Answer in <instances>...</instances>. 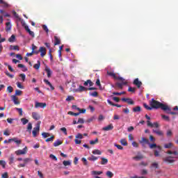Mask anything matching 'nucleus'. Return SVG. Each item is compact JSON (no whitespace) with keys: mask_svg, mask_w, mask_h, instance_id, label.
Returning a JSON list of instances; mask_svg holds the SVG:
<instances>
[{"mask_svg":"<svg viewBox=\"0 0 178 178\" xmlns=\"http://www.w3.org/2000/svg\"><path fill=\"white\" fill-rule=\"evenodd\" d=\"M133 112H134V113L141 112V106H136V107H134V108H133Z\"/></svg>","mask_w":178,"mask_h":178,"instance_id":"obj_30","label":"nucleus"},{"mask_svg":"<svg viewBox=\"0 0 178 178\" xmlns=\"http://www.w3.org/2000/svg\"><path fill=\"white\" fill-rule=\"evenodd\" d=\"M10 49H13L14 51H19L20 49L19 48V46H17V45H15V46L10 45Z\"/></svg>","mask_w":178,"mask_h":178,"instance_id":"obj_34","label":"nucleus"},{"mask_svg":"<svg viewBox=\"0 0 178 178\" xmlns=\"http://www.w3.org/2000/svg\"><path fill=\"white\" fill-rule=\"evenodd\" d=\"M94 120H95V117L92 116L90 118L88 119L87 122L88 123H91V122H92Z\"/></svg>","mask_w":178,"mask_h":178,"instance_id":"obj_59","label":"nucleus"},{"mask_svg":"<svg viewBox=\"0 0 178 178\" xmlns=\"http://www.w3.org/2000/svg\"><path fill=\"white\" fill-rule=\"evenodd\" d=\"M19 77H21L22 81H26V74H19Z\"/></svg>","mask_w":178,"mask_h":178,"instance_id":"obj_56","label":"nucleus"},{"mask_svg":"<svg viewBox=\"0 0 178 178\" xmlns=\"http://www.w3.org/2000/svg\"><path fill=\"white\" fill-rule=\"evenodd\" d=\"M0 166H2L3 169H5L6 168V162L3 160H0Z\"/></svg>","mask_w":178,"mask_h":178,"instance_id":"obj_39","label":"nucleus"},{"mask_svg":"<svg viewBox=\"0 0 178 178\" xmlns=\"http://www.w3.org/2000/svg\"><path fill=\"white\" fill-rule=\"evenodd\" d=\"M114 147H116V148H118V149L123 150V147L120 145H118V144L115 143V144H114Z\"/></svg>","mask_w":178,"mask_h":178,"instance_id":"obj_58","label":"nucleus"},{"mask_svg":"<svg viewBox=\"0 0 178 178\" xmlns=\"http://www.w3.org/2000/svg\"><path fill=\"white\" fill-rule=\"evenodd\" d=\"M172 158H176V157L169 156L163 158V161L166 163H173V162H175V160L172 159Z\"/></svg>","mask_w":178,"mask_h":178,"instance_id":"obj_4","label":"nucleus"},{"mask_svg":"<svg viewBox=\"0 0 178 178\" xmlns=\"http://www.w3.org/2000/svg\"><path fill=\"white\" fill-rule=\"evenodd\" d=\"M120 143L122 145H124V147H127V145H128L127 140H126V139H124V138H122L120 140Z\"/></svg>","mask_w":178,"mask_h":178,"instance_id":"obj_25","label":"nucleus"},{"mask_svg":"<svg viewBox=\"0 0 178 178\" xmlns=\"http://www.w3.org/2000/svg\"><path fill=\"white\" fill-rule=\"evenodd\" d=\"M82 162H83V165H85L86 166H87V165H88V161H87V159L84 157H83L81 159Z\"/></svg>","mask_w":178,"mask_h":178,"instance_id":"obj_54","label":"nucleus"},{"mask_svg":"<svg viewBox=\"0 0 178 178\" xmlns=\"http://www.w3.org/2000/svg\"><path fill=\"white\" fill-rule=\"evenodd\" d=\"M107 74L108 76H110L111 77H113V79H114V80H116V79H118V76H116V74L113 72H107Z\"/></svg>","mask_w":178,"mask_h":178,"instance_id":"obj_18","label":"nucleus"},{"mask_svg":"<svg viewBox=\"0 0 178 178\" xmlns=\"http://www.w3.org/2000/svg\"><path fill=\"white\" fill-rule=\"evenodd\" d=\"M60 131H63L64 133V134H65V136H67V129H66L65 127L61 128Z\"/></svg>","mask_w":178,"mask_h":178,"instance_id":"obj_57","label":"nucleus"},{"mask_svg":"<svg viewBox=\"0 0 178 178\" xmlns=\"http://www.w3.org/2000/svg\"><path fill=\"white\" fill-rule=\"evenodd\" d=\"M38 49V47H37V46H35V44H32V51H33L34 52H38V54H39L40 51L37 50Z\"/></svg>","mask_w":178,"mask_h":178,"instance_id":"obj_46","label":"nucleus"},{"mask_svg":"<svg viewBox=\"0 0 178 178\" xmlns=\"http://www.w3.org/2000/svg\"><path fill=\"white\" fill-rule=\"evenodd\" d=\"M75 138L79 139V140H83V138H84V137L83 136V134H76V136H75Z\"/></svg>","mask_w":178,"mask_h":178,"instance_id":"obj_48","label":"nucleus"},{"mask_svg":"<svg viewBox=\"0 0 178 178\" xmlns=\"http://www.w3.org/2000/svg\"><path fill=\"white\" fill-rule=\"evenodd\" d=\"M41 124V122H38L36 127L33 128V130L32 131V134L33 137H37V133L40 131V126Z\"/></svg>","mask_w":178,"mask_h":178,"instance_id":"obj_2","label":"nucleus"},{"mask_svg":"<svg viewBox=\"0 0 178 178\" xmlns=\"http://www.w3.org/2000/svg\"><path fill=\"white\" fill-rule=\"evenodd\" d=\"M143 106L144 108H145V109H147V111H152V106H148L147 104L144 103L143 104Z\"/></svg>","mask_w":178,"mask_h":178,"instance_id":"obj_42","label":"nucleus"},{"mask_svg":"<svg viewBox=\"0 0 178 178\" xmlns=\"http://www.w3.org/2000/svg\"><path fill=\"white\" fill-rule=\"evenodd\" d=\"M31 161V159H29V158H26L23 160L24 163L26 165L27 163H29V162H30Z\"/></svg>","mask_w":178,"mask_h":178,"instance_id":"obj_60","label":"nucleus"},{"mask_svg":"<svg viewBox=\"0 0 178 178\" xmlns=\"http://www.w3.org/2000/svg\"><path fill=\"white\" fill-rule=\"evenodd\" d=\"M88 88L83 86H79V88L75 90L76 92H83V91H87Z\"/></svg>","mask_w":178,"mask_h":178,"instance_id":"obj_12","label":"nucleus"},{"mask_svg":"<svg viewBox=\"0 0 178 178\" xmlns=\"http://www.w3.org/2000/svg\"><path fill=\"white\" fill-rule=\"evenodd\" d=\"M32 129H33V124H31V122H29L27 126V131H29V133H31Z\"/></svg>","mask_w":178,"mask_h":178,"instance_id":"obj_31","label":"nucleus"},{"mask_svg":"<svg viewBox=\"0 0 178 178\" xmlns=\"http://www.w3.org/2000/svg\"><path fill=\"white\" fill-rule=\"evenodd\" d=\"M55 138L54 136H52L51 137L47 138L45 140L46 143H49V141H54V139Z\"/></svg>","mask_w":178,"mask_h":178,"instance_id":"obj_51","label":"nucleus"},{"mask_svg":"<svg viewBox=\"0 0 178 178\" xmlns=\"http://www.w3.org/2000/svg\"><path fill=\"white\" fill-rule=\"evenodd\" d=\"M140 144H149V140L146 138H142V140L139 141Z\"/></svg>","mask_w":178,"mask_h":178,"instance_id":"obj_22","label":"nucleus"},{"mask_svg":"<svg viewBox=\"0 0 178 178\" xmlns=\"http://www.w3.org/2000/svg\"><path fill=\"white\" fill-rule=\"evenodd\" d=\"M161 118L162 119H163V120H165L166 122H170V118H169V116L168 115H161Z\"/></svg>","mask_w":178,"mask_h":178,"instance_id":"obj_36","label":"nucleus"},{"mask_svg":"<svg viewBox=\"0 0 178 178\" xmlns=\"http://www.w3.org/2000/svg\"><path fill=\"white\" fill-rule=\"evenodd\" d=\"M45 72H47V77H51V74H52V71L51 70V69L47 66L46 65L45 66Z\"/></svg>","mask_w":178,"mask_h":178,"instance_id":"obj_16","label":"nucleus"},{"mask_svg":"<svg viewBox=\"0 0 178 178\" xmlns=\"http://www.w3.org/2000/svg\"><path fill=\"white\" fill-rule=\"evenodd\" d=\"M38 51L40 52L41 58H44L47 55V49L44 47H40Z\"/></svg>","mask_w":178,"mask_h":178,"instance_id":"obj_5","label":"nucleus"},{"mask_svg":"<svg viewBox=\"0 0 178 178\" xmlns=\"http://www.w3.org/2000/svg\"><path fill=\"white\" fill-rule=\"evenodd\" d=\"M166 134L168 137H172V136L173 135V133L172 132V130L169 129L167 131Z\"/></svg>","mask_w":178,"mask_h":178,"instance_id":"obj_55","label":"nucleus"},{"mask_svg":"<svg viewBox=\"0 0 178 178\" xmlns=\"http://www.w3.org/2000/svg\"><path fill=\"white\" fill-rule=\"evenodd\" d=\"M102 130H104V131H109L110 130H113V125L111 124L106 127H103Z\"/></svg>","mask_w":178,"mask_h":178,"instance_id":"obj_15","label":"nucleus"},{"mask_svg":"<svg viewBox=\"0 0 178 178\" xmlns=\"http://www.w3.org/2000/svg\"><path fill=\"white\" fill-rule=\"evenodd\" d=\"M73 99H74V97L73 96H68L65 101H67V102H69L70 101H73Z\"/></svg>","mask_w":178,"mask_h":178,"instance_id":"obj_53","label":"nucleus"},{"mask_svg":"<svg viewBox=\"0 0 178 178\" xmlns=\"http://www.w3.org/2000/svg\"><path fill=\"white\" fill-rule=\"evenodd\" d=\"M122 101L123 102H127L129 105H134V101L130 98H122Z\"/></svg>","mask_w":178,"mask_h":178,"instance_id":"obj_9","label":"nucleus"},{"mask_svg":"<svg viewBox=\"0 0 178 178\" xmlns=\"http://www.w3.org/2000/svg\"><path fill=\"white\" fill-rule=\"evenodd\" d=\"M147 145H149V148H150V149H154V148H158V149H159V151H161V149H162V147L159 145H156V143H149V144Z\"/></svg>","mask_w":178,"mask_h":178,"instance_id":"obj_6","label":"nucleus"},{"mask_svg":"<svg viewBox=\"0 0 178 178\" xmlns=\"http://www.w3.org/2000/svg\"><path fill=\"white\" fill-rule=\"evenodd\" d=\"M8 172H4L2 175H1V178H8Z\"/></svg>","mask_w":178,"mask_h":178,"instance_id":"obj_64","label":"nucleus"},{"mask_svg":"<svg viewBox=\"0 0 178 178\" xmlns=\"http://www.w3.org/2000/svg\"><path fill=\"white\" fill-rule=\"evenodd\" d=\"M21 122H22V124L24 126V125L27 124V123H29V120L23 118L21 119Z\"/></svg>","mask_w":178,"mask_h":178,"instance_id":"obj_40","label":"nucleus"},{"mask_svg":"<svg viewBox=\"0 0 178 178\" xmlns=\"http://www.w3.org/2000/svg\"><path fill=\"white\" fill-rule=\"evenodd\" d=\"M126 84H127V82L122 81V83H116L115 86L118 87V88H120V90H123V86H126Z\"/></svg>","mask_w":178,"mask_h":178,"instance_id":"obj_11","label":"nucleus"},{"mask_svg":"<svg viewBox=\"0 0 178 178\" xmlns=\"http://www.w3.org/2000/svg\"><path fill=\"white\" fill-rule=\"evenodd\" d=\"M68 115H70L71 116H79V115H80V113H74L73 111H69Z\"/></svg>","mask_w":178,"mask_h":178,"instance_id":"obj_44","label":"nucleus"},{"mask_svg":"<svg viewBox=\"0 0 178 178\" xmlns=\"http://www.w3.org/2000/svg\"><path fill=\"white\" fill-rule=\"evenodd\" d=\"M38 176H39L40 178H44V175L40 171H38Z\"/></svg>","mask_w":178,"mask_h":178,"instance_id":"obj_63","label":"nucleus"},{"mask_svg":"<svg viewBox=\"0 0 178 178\" xmlns=\"http://www.w3.org/2000/svg\"><path fill=\"white\" fill-rule=\"evenodd\" d=\"M11 99L13 101L15 105H20V101H19V98L16 95H12Z\"/></svg>","mask_w":178,"mask_h":178,"instance_id":"obj_7","label":"nucleus"},{"mask_svg":"<svg viewBox=\"0 0 178 178\" xmlns=\"http://www.w3.org/2000/svg\"><path fill=\"white\" fill-rule=\"evenodd\" d=\"M134 86H136L138 88H140L143 86V82L140 81L138 78L135 79L134 81Z\"/></svg>","mask_w":178,"mask_h":178,"instance_id":"obj_8","label":"nucleus"},{"mask_svg":"<svg viewBox=\"0 0 178 178\" xmlns=\"http://www.w3.org/2000/svg\"><path fill=\"white\" fill-rule=\"evenodd\" d=\"M41 66V62L40 60H38V63L33 65L34 69L36 70H38Z\"/></svg>","mask_w":178,"mask_h":178,"instance_id":"obj_28","label":"nucleus"},{"mask_svg":"<svg viewBox=\"0 0 178 178\" xmlns=\"http://www.w3.org/2000/svg\"><path fill=\"white\" fill-rule=\"evenodd\" d=\"M123 94H126V92H113V95H122Z\"/></svg>","mask_w":178,"mask_h":178,"instance_id":"obj_50","label":"nucleus"},{"mask_svg":"<svg viewBox=\"0 0 178 178\" xmlns=\"http://www.w3.org/2000/svg\"><path fill=\"white\" fill-rule=\"evenodd\" d=\"M54 45H59L60 44V39L58 36H54Z\"/></svg>","mask_w":178,"mask_h":178,"instance_id":"obj_26","label":"nucleus"},{"mask_svg":"<svg viewBox=\"0 0 178 178\" xmlns=\"http://www.w3.org/2000/svg\"><path fill=\"white\" fill-rule=\"evenodd\" d=\"M153 133H155V134H156L157 136H159L160 137L163 136V131L159 129H153Z\"/></svg>","mask_w":178,"mask_h":178,"instance_id":"obj_17","label":"nucleus"},{"mask_svg":"<svg viewBox=\"0 0 178 178\" xmlns=\"http://www.w3.org/2000/svg\"><path fill=\"white\" fill-rule=\"evenodd\" d=\"M13 142L15 143L17 147H19L20 144H22V140L19 139L18 138H13Z\"/></svg>","mask_w":178,"mask_h":178,"instance_id":"obj_21","label":"nucleus"},{"mask_svg":"<svg viewBox=\"0 0 178 178\" xmlns=\"http://www.w3.org/2000/svg\"><path fill=\"white\" fill-rule=\"evenodd\" d=\"M47 106V103H41L36 102L35 104V108H45Z\"/></svg>","mask_w":178,"mask_h":178,"instance_id":"obj_10","label":"nucleus"},{"mask_svg":"<svg viewBox=\"0 0 178 178\" xmlns=\"http://www.w3.org/2000/svg\"><path fill=\"white\" fill-rule=\"evenodd\" d=\"M101 159H102L101 165H106V163H108V159H107L102 157Z\"/></svg>","mask_w":178,"mask_h":178,"instance_id":"obj_37","label":"nucleus"},{"mask_svg":"<svg viewBox=\"0 0 178 178\" xmlns=\"http://www.w3.org/2000/svg\"><path fill=\"white\" fill-rule=\"evenodd\" d=\"M92 153L94 155H102V152H101L99 149H95L92 152Z\"/></svg>","mask_w":178,"mask_h":178,"instance_id":"obj_29","label":"nucleus"},{"mask_svg":"<svg viewBox=\"0 0 178 178\" xmlns=\"http://www.w3.org/2000/svg\"><path fill=\"white\" fill-rule=\"evenodd\" d=\"M9 163L10 165H11V163H13V162H15V156H13V154H11L10 158H9Z\"/></svg>","mask_w":178,"mask_h":178,"instance_id":"obj_45","label":"nucleus"},{"mask_svg":"<svg viewBox=\"0 0 178 178\" xmlns=\"http://www.w3.org/2000/svg\"><path fill=\"white\" fill-rule=\"evenodd\" d=\"M16 155H26L27 154V147H25L23 149H19L15 151Z\"/></svg>","mask_w":178,"mask_h":178,"instance_id":"obj_3","label":"nucleus"},{"mask_svg":"<svg viewBox=\"0 0 178 178\" xmlns=\"http://www.w3.org/2000/svg\"><path fill=\"white\" fill-rule=\"evenodd\" d=\"M18 67L22 68V72H27L28 70L27 67H26V66H24L23 64H19Z\"/></svg>","mask_w":178,"mask_h":178,"instance_id":"obj_35","label":"nucleus"},{"mask_svg":"<svg viewBox=\"0 0 178 178\" xmlns=\"http://www.w3.org/2000/svg\"><path fill=\"white\" fill-rule=\"evenodd\" d=\"M172 147H173V143H169L164 145V148L170 149Z\"/></svg>","mask_w":178,"mask_h":178,"instance_id":"obj_38","label":"nucleus"},{"mask_svg":"<svg viewBox=\"0 0 178 178\" xmlns=\"http://www.w3.org/2000/svg\"><path fill=\"white\" fill-rule=\"evenodd\" d=\"M98 159V157L94 156V155H92L90 157H88V161H92L93 162H95V161H97Z\"/></svg>","mask_w":178,"mask_h":178,"instance_id":"obj_32","label":"nucleus"},{"mask_svg":"<svg viewBox=\"0 0 178 178\" xmlns=\"http://www.w3.org/2000/svg\"><path fill=\"white\" fill-rule=\"evenodd\" d=\"M33 54H35V55H38V51H32L31 53H27L26 56H33Z\"/></svg>","mask_w":178,"mask_h":178,"instance_id":"obj_47","label":"nucleus"},{"mask_svg":"<svg viewBox=\"0 0 178 178\" xmlns=\"http://www.w3.org/2000/svg\"><path fill=\"white\" fill-rule=\"evenodd\" d=\"M12 29V25H10V22L6 23V31H10Z\"/></svg>","mask_w":178,"mask_h":178,"instance_id":"obj_24","label":"nucleus"},{"mask_svg":"<svg viewBox=\"0 0 178 178\" xmlns=\"http://www.w3.org/2000/svg\"><path fill=\"white\" fill-rule=\"evenodd\" d=\"M152 168H155V169H158L159 168V165L158 163H152Z\"/></svg>","mask_w":178,"mask_h":178,"instance_id":"obj_52","label":"nucleus"},{"mask_svg":"<svg viewBox=\"0 0 178 178\" xmlns=\"http://www.w3.org/2000/svg\"><path fill=\"white\" fill-rule=\"evenodd\" d=\"M149 105L152 106V109H162V111H170V108L166 105L161 103L159 101L155 100V99H152L149 101Z\"/></svg>","mask_w":178,"mask_h":178,"instance_id":"obj_1","label":"nucleus"},{"mask_svg":"<svg viewBox=\"0 0 178 178\" xmlns=\"http://www.w3.org/2000/svg\"><path fill=\"white\" fill-rule=\"evenodd\" d=\"M107 102L109 105H111V106H116L117 108H122V105L120 104H116L113 102H112L110 99L107 100Z\"/></svg>","mask_w":178,"mask_h":178,"instance_id":"obj_19","label":"nucleus"},{"mask_svg":"<svg viewBox=\"0 0 178 178\" xmlns=\"http://www.w3.org/2000/svg\"><path fill=\"white\" fill-rule=\"evenodd\" d=\"M63 144V142L60 140H57L54 142V147H58V145H62Z\"/></svg>","mask_w":178,"mask_h":178,"instance_id":"obj_27","label":"nucleus"},{"mask_svg":"<svg viewBox=\"0 0 178 178\" xmlns=\"http://www.w3.org/2000/svg\"><path fill=\"white\" fill-rule=\"evenodd\" d=\"M16 40V36L15 35H12L9 38L8 41L9 42H15V40Z\"/></svg>","mask_w":178,"mask_h":178,"instance_id":"obj_33","label":"nucleus"},{"mask_svg":"<svg viewBox=\"0 0 178 178\" xmlns=\"http://www.w3.org/2000/svg\"><path fill=\"white\" fill-rule=\"evenodd\" d=\"M95 144H98V138H96L95 140L90 141V145H95Z\"/></svg>","mask_w":178,"mask_h":178,"instance_id":"obj_41","label":"nucleus"},{"mask_svg":"<svg viewBox=\"0 0 178 178\" xmlns=\"http://www.w3.org/2000/svg\"><path fill=\"white\" fill-rule=\"evenodd\" d=\"M32 118L35 120H40L41 117L40 116V114H38V113L33 112L32 113Z\"/></svg>","mask_w":178,"mask_h":178,"instance_id":"obj_14","label":"nucleus"},{"mask_svg":"<svg viewBox=\"0 0 178 178\" xmlns=\"http://www.w3.org/2000/svg\"><path fill=\"white\" fill-rule=\"evenodd\" d=\"M102 171H95V170H93L91 172V175L92 176H99V175H102Z\"/></svg>","mask_w":178,"mask_h":178,"instance_id":"obj_23","label":"nucleus"},{"mask_svg":"<svg viewBox=\"0 0 178 178\" xmlns=\"http://www.w3.org/2000/svg\"><path fill=\"white\" fill-rule=\"evenodd\" d=\"M63 164L64 165V166H70V165H72V163H70V161H64L63 162Z\"/></svg>","mask_w":178,"mask_h":178,"instance_id":"obj_49","label":"nucleus"},{"mask_svg":"<svg viewBox=\"0 0 178 178\" xmlns=\"http://www.w3.org/2000/svg\"><path fill=\"white\" fill-rule=\"evenodd\" d=\"M22 90H15V96L16 95H17V96H19V95H22Z\"/></svg>","mask_w":178,"mask_h":178,"instance_id":"obj_61","label":"nucleus"},{"mask_svg":"<svg viewBox=\"0 0 178 178\" xmlns=\"http://www.w3.org/2000/svg\"><path fill=\"white\" fill-rule=\"evenodd\" d=\"M149 140L151 141V143H155L156 139L154 138V136L152 135L149 136Z\"/></svg>","mask_w":178,"mask_h":178,"instance_id":"obj_62","label":"nucleus"},{"mask_svg":"<svg viewBox=\"0 0 178 178\" xmlns=\"http://www.w3.org/2000/svg\"><path fill=\"white\" fill-rule=\"evenodd\" d=\"M166 154H168V155H175V158H178V152L177 151H171V150H168L167 151Z\"/></svg>","mask_w":178,"mask_h":178,"instance_id":"obj_20","label":"nucleus"},{"mask_svg":"<svg viewBox=\"0 0 178 178\" xmlns=\"http://www.w3.org/2000/svg\"><path fill=\"white\" fill-rule=\"evenodd\" d=\"M106 175L107 176V177L112 178V177H113V172H112L111 171H107L106 172Z\"/></svg>","mask_w":178,"mask_h":178,"instance_id":"obj_43","label":"nucleus"},{"mask_svg":"<svg viewBox=\"0 0 178 178\" xmlns=\"http://www.w3.org/2000/svg\"><path fill=\"white\" fill-rule=\"evenodd\" d=\"M133 159L135 161H141V159H144V156L140 153H138V155L133 157Z\"/></svg>","mask_w":178,"mask_h":178,"instance_id":"obj_13","label":"nucleus"}]
</instances>
